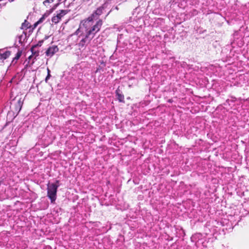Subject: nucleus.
Wrapping results in <instances>:
<instances>
[{"instance_id":"nucleus-1","label":"nucleus","mask_w":249,"mask_h":249,"mask_svg":"<svg viewBox=\"0 0 249 249\" xmlns=\"http://www.w3.org/2000/svg\"><path fill=\"white\" fill-rule=\"evenodd\" d=\"M102 25L103 20L102 19L95 21L87 18L82 21L79 28L75 33L76 35H78L80 32L84 31L85 32L84 37L78 43L79 46L81 48H83L86 45L89 43L96 34L100 31Z\"/></svg>"},{"instance_id":"nucleus-2","label":"nucleus","mask_w":249,"mask_h":249,"mask_svg":"<svg viewBox=\"0 0 249 249\" xmlns=\"http://www.w3.org/2000/svg\"><path fill=\"white\" fill-rule=\"evenodd\" d=\"M58 185L54 183L49 184L47 186V196L51 199V202L53 203L56 198V192Z\"/></svg>"},{"instance_id":"nucleus-3","label":"nucleus","mask_w":249,"mask_h":249,"mask_svg":"<svg viewBox=\"0 0 249 249\" xmlns=\"http://www.w3.org/2000/svg\"><path fill=\"white\" fill-rule=\"evenodd\" d=\"M104 9L103 7H99L88 18L95 21L99 20V16L103 14Z\"/></svg>"},{"instance_id":"nucleus-4","label":"nucleus","mask_w":249,"mask_h":249,"mask_svg":"<svg viewBox=\"0 0 249 249\" xmlns=\"http://www.w3.org/2000/svg\"><path fill=\"white\" fill-rule=\"evenodd\" d=\"M58 48L56 46H53L49 47L46 52V55L52 57L55 53L57 52Z\"/></svg>"},{"instance_id":"nucleus-5","label":"nucleus","mask_w":249,"mask_h":249,"mask_svg":"<svg viewBox=\"0 0 249 249\" xmlns=\"http://www.w3.org/2000/svg\"><path fill=\"white\" fill-rule=\"evenodd\" d=\"M23 100L21 98H20L18 101L17 104L15 105V110L18 112H19L21 110L22 105H23Z\"/></svg>"},{"instance_id":"nucleus-6","label":"nucleus","mask_w":249,"mask_h":249,"mask_svg":"<svg viewBox=\"0 0 249 249\" xmlns=\"http://www.w3.org/2000/svg\"><path fill=\"white\" fill-rule=\"evenodd\" d=\"M18 42L21 44L26 38V33L23 32L22 34L18 36Z\"/></svg>"},{"instance_id":"nucleus-7","label":"nucleus","mask_w":249,"mask_h":249,"mask_svg":"<svg viewBox=\"0 0 249 249\" xmlns=\"http://www.w3.org/2000/svg\"><path fill=\"white\" fill-rule=\"evenodd\" d=\"M116 94L117 96V99L120 102H124V96L123 94L119 93V90H117L116 91Z\"/></svg>"},{"instance_id":"nucleus-8","label":"nucleus","mask_w":249,"mask_h":249,"mask_svg":"<svg viewBox=\"0 0 249 249\" xmlns=\"http://www.w3.org/2000/svg\"><path fill=\"white\" fill-rule=\"evenodd\" d=\"M37 46V45H35L33 47H32L31 49V52L32 53V54L35 55V57L37 56L39 54V52L36 50Z\"/></svg>"},{"instance_id":"nucleus-9","label":"nucleus","mask_w":249,"mask_h":249,"mask_svg":"<svg viewBox=\"0 0 249 249\" xmlns=\"http://www.w3.org/2000/svg\"><path fill=\"white\" fill-rule=\"evenodd\" d=\"M0 55L1 56V57L4 59L8 58L10 55V52L9 51H6L3 53H0Z\"/></svg>"},{"instance_id":"nucleus-10","label":"nucleus","mask_w":249,"mask_h":249,"mask_svg":"<svg viewBox=\"0 0 249 249\" xmlns=\"http://www.w3.org/2000/svg\"><path fill=\"white\" fill-rule=\"evenodd\" d=\"M68 11L67 10H60L59 12L56 14V16L59 17L61 19V18L66 15Z\"/></svg>"},{"instance_id":"nucleus-11","label":"nucleus","mask_w":249,"mask_h":249,"mask_svg":"<svg viewBox=\"0 0 249 249\" xmlns=\"http://www.w3.org/2000/svg\"><path fill=\"white\" fill-rule=\"evenodd\" d=\"M60 20V18L58 16H54L52 18V21L53 23L56 24L58 22H59V20Z\"/></svg>"},{"instance_id":"nucleus-12","label":"nucleus","mask_w":249,"mask_h":249,"mask_svg":"<svg viewBox=\"0 0 249 249\" xmlns=\"http://www.w3.org/2000/svg\"><path fill=\"white\" fill-rule=\"evenodd\" d=\"M29 28L28 23L27 22L26 20H25L24 22H23L21 28L23 29H27Z\"/></svg>"},{"instance_id":"nucleus-13","label":"nucleus","mask_w":249,"mask_h":249,"mask_svg":"<svg viewBox=\"0 0 249 249\" xmlns=\"http://www.w3.org/2000/svg\"><path fill=\"white\" fill-rule=\"evenodd\" d=\"M21 55V51H18V52L17 53L15 57L14 58V59L13 60H18L19 57H20Z\"/></svg>"},{"instance_id":"nucleus-14","label":"nucleus","mask_w":249,"mask_h":249,"mask_svg":"<svg viewBox=\"0 0 249 249\" xmlns=\"http://www.w3.org/2000/svg\"><path fill=\"white\" fill-rule=\"evenodd\" d=\"M54 0H45V1H44L43 4L44 5H46L47 3H51L53 2Z\"/></svg>"},{"instance_id":"nucleus-15","label":"nucleus","mask_w":249,"mask_h":249,"mask_svg":"<svg viewBox=\"0 0 249 249\" xmlns=\"http://www.w3.org/2000/svg\"><path fill=\"white\" fill-rule=\"evenodd\" d=\"M51 76V75L50 73H48L47 74V76H46V77L45 78V82L46 83L48 82V79L50 78Z\"/></svg>"},{"instance_id":"nucleus-16","label":"nucleus","mask_w":249,"mask_h":249,"mask_svg":"<svg viewBox=\"0 0 249 249\" xmlns=\"http://www.w3.org/2000/svg\"><path fill=\"white\" fill-rule=\"evenodd\" d=\"M43 18H41L39 19V20L38 21H37V23H39V22H41V21H42V20H43Z\"/></svg>"},{"instance_id":"nucleus-17","label":"nucleus","mask_w":249,"mask_h":249,"mask_svg":"<svg viewBox=\"0 0 249 249\" xmlns=\"http://www.w3.org/2000/svg\"><path fill=\"white\" fill-rule=\"evenodd\" d=\"M47 73L48 74L50 73V70L48 68H47Z\"/></svg>"},{"instance_id":"nucleus-18","label":"nucleus","mask_w":249,"mask_h":249,"mask_svg":"<svg viewBox=\"0 0 249 249\" xmlns=\"http://www.w3.org/2000/svg\"><path fill=\"white\" fill-rule=\"evenodd\" d=\"M10 1H14V0H9Z\"/></svg>"}]
</instances>
